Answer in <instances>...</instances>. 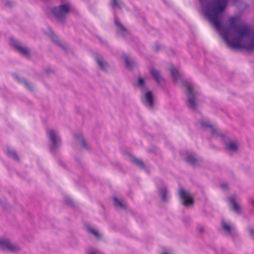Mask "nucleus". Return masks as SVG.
Masks as SVG:
<instances>
[{
    "label": "nucleus",
    "mask_w": 254,
    "mask_h": 254,
    "mask_svg": "<svg viewBox=\"0 0 254 254\" xmlns=\"http://www.w3.org/2000/svg\"><path fill=\"white\" fill-rule=\"evenodd\" d=\"M182 83L186 88L188 97V105L190 108L194 110L196 108L197 105L196 101L197 100V93L193 91L191 83L183 81Z\"/></svg>",
    "instance_id": "nucleus-1"
},
{
    "label": "nucleus",
    "mask_w": 254,
    "mask_h": 254,
    "mask_svg": "<svg viewBox=\"0 0 254 254\" xmlns=\"http://www.w3.org/2000/svg\"><path fill=\"white\" fill-rule=\"evenodd\" d=\"M70 10V5L68 4H65L54 7L52 9V12L58 20L62 21L69 12Z\"/></svg>",
    "instance_id": "nucleus-2"
},
{
    "label": "nucleus",
    "mask_w": 254,
    "mask_h": 254,
    "mask_svg": "<svg viewBox=\"0 0 254 254\" xmlns=\"http://www.w3.org/2000/svg\"><path fill=\"white\" fill-rule=\"evenodd\" d=\"M48 134L51 141V145L50 149L51 151H55L61 144V138L59 135L58 131L53 128H50L47 130Z\"/></svg>",
    "instance_id": "nucleus-3"
},
{
    "label": "nucleus",
    "mask_w": 254,
    "mask_h": 254,
    "mask_svg": "<svg viewBox=\"0 0 254 254\" xmlns=\"http://www.w3.org/2000/svg\"><path fill=\"white\" fill-rule=\"evenodd\" d=\"M0 248L11 252H16L19 250L18 246L11 244L8 240L3 238H0Z\"/></svg>",
    "instance_id": "nucleus-4"
},
{
    "label": "nucleus",
    "mask_w": 254,
    "mask_h": 254,
    "mask_svg": "<svg viewBox=\"0 0 254 254\" xmlns=\"http://www.w3.org/2000/svg\"><path fill=\"white\" fill-rule=\"evenodd\" d=\"M179 194L184 205L189 206L193 204V198L188 191L181 189L180 190Z\"/></svg>",
    "instance_id": "nucleus-5"
},
{
    "label": "nucleus",
    "mask_w": 254,
    "mask_h": 254,
    "mask_svg": "<svg viewBox=\"0 0 254 254\" xmlns=\"http://www.w3.org/2000/svg\"><path fill=\"white\" fill-rule=\"evenodd\" d=\"M11 45L15 48L16 50L20 54L25 56H27L29 55V51L25 47H23L18 45L13 39L10 40Z\"/></svg>",
    "instance_id": "nucleus-6"
},
{
    "label": "nucleus",
    "mask_w": 254,
    "mask_h": 254,
    "mask_svg": "<svg viewBox=\"0 0 254 254\" xmlns=\"http://www.w3.org/2000/svg\"><path fill=\"white\" fill-rule=\"evenodd\" d=\"M144 99L146 106L150 108H152L154 105V99L152 93L151 91H148L144 94Z\"/></svg>",
    "instance_id": "nucleus-7"
},
{
    "label": "nucleus",
    "mask_w": 254,
    "mask_h": 254,
    "mask_svg": "<svg viewBox=\"0 0 254 254\" xmlns=\"http://www.w3.org/2000/svg\"><path fill=\"white\" fill-rule=\"evenodd\" d=\"M228 201L232 206L233 210L237 213H240L241 211V206L237 203L236 198L234 196H231L228 198Z\"/></svg>",
    "instance_id": "nucleus-8"
},
{
    "label": "nucleus",
    "mask_w": 254,
    "mask_h": 254,
    "mask_svg": "<svg viewBox=\"0 0 254 254\" xmlns=\"http://www.w3.org/2000/svg\"><path fill=\"white\" fill-rule=\"evenodd\" d=\"M115 24L118 28V32L122 35L128 34V32L126 28L122 25L120 20L117 18H115Z\"/></svg>",
    "instance_id": "nucleus-9"
},
{
    "label": "nucleus",
    "mask_w": 254,
    "mask_h": 254,
    "mask_svg": "<svg viewBox=\"0 0 254 254\" xmlns=\"http://www.w3.org/2000/svg\"><path fill=\"white\" fill-rule=\"evenodd\" d=\"M151 73L158 84H161L163 82L164 79L159 71L152 69L151 71Z\"/></svg>",
    "instance_id": "nucleus-10"
},
{
    "label": "nucleus",
    "mask_w": 254,
    "mask_h": 254,
    "mask_svg": "<svg viewBox=\"0 0 254 254\" xmlns=\"http://www.w3.org/2000/svg\"><path fill=\"white\" fill-rule=\"evenodd\" d=\"M222 226L225 231L230 235H233L235 230L229 224H227L225 222H222Z\"/></svg>",
    "instance_id": "nucleus-11"
},
{
    "label": "nucleus",
    "mask_w": 254,
    "mask_h": 254,
    "mask_svg": "<svg viewBox=\"0 0 254 254\" xmlns=\"http://www.w3.org/2000/svg\"><path fill=\"white\" fill-rule=\"evenodd\" d=\"M200 125L201 127L204 128L209 127L210 129V131L213 135L217 133V130L209 124L208 122H204L203 121H201L200 122Z\"/></svg>",
    "instance_id": "nucleus-12"
},
{
    "label": "nucleus",
    "mask_w": 254,
    "mask_h": 254,
    "mask_svg": "<svg viewBox=\"0 0 254 254\" xmlns=\"http://www.w3.org/2000/svg\"><path fill=\"white\" fill-rule=\"evenodd\" d=\"M185 160L193 166H196L197 164V160L191 155H188L185 158Z\"/></svg>",
    "instance_id": "nucleus-13"
},
{
    "label": "nucleus",
    "mask_w": 254,
    "mask_h": 254,
    "mask_svg": "<svg viewBox=\"0 0 254 254\" xmlns=\"http://www.w3.org/2000/svg\"><path fill=\"white\" fill-rule=\"evenodd\" d=\"M170 72L173 77L174 81H177L180 76L178 70L176 68L172 67L170 68Z\"/></svg>",
    "instance_id": "nucleus-14"
},
{
    "label": "nucleus",
    "mask_w": 254,
    "mask_h": 254,
    "mask_svg": "<svg viewBox=\"0 0 254 254\" xmlns=\"http://www.w3.org/2000/svg\"><path fill=\"white\" fill-rule=\"evenodd\" d=\"M227 148L231 151H236L238 148L237 143L233 141H231L226 144Z\"/></svg>",
    "instance_id": "nucleus-15"
},
{
    "label": "nucleus",
    "mask_w": 254,
    "mask_h": 254,
    "mask_svg": "<svg viewBox=\"0 0 254 254\" xmlns=\"http://www.w3.org/2000/svg\"><path fill=\"white\" fill-rule=\"evenodd\" d=\"M96 62L101 68L106 69L108 66L107 64L102 59L98 57L96 58Z\"/></svg>",
    "instance_id": "nucleus-16"
},
{
    "label": "nucleus",
    "mask_w": 254,
    "mask_h": 254,
    "mask_svg": "<svg viewBox=\"0 0 254 254\" xmlns=\"http://www.w3.org/2000/svg\"><path fill=\"white\" fill-rule=\"evenodd\" d=\"M122 3L121 0H112L111 5L114 10L122 7Z\"/></svg>",
    "instance_id": "nucleus-17"
},
{
    "label": "nucleus",
    "mask_w": 254,
    "mask_h": 254,
    "mask_svg": "<svg viewBox=\"0 0 254 254\" xmlns=\"http://www.w3.org/2000/svg\"><path fill=\"white\" fill-rule=\"evenodd\" d=\"M126 66L128 68H131L134 65L133 61L130 60L127 56H124Z\"/></svg>",
    "instance_id": "nucleus-18"
},
{
    "label": "nucleus",
    "mask_w": 254,
    "mask_h": 254,
    "mask_svg": "<svg viewBox=\"0 0 254 254\" xmlns=\"http://www.w3.org/2000/svg\"><path fill=\"white\" fill-rule=\"evenodd\" d=\"M160 192L161 195V199L163 201L167 200V190L166 188L164 187L160 190Z\"/></svg>",
    "instance_id": "nucleus-19"
},
{
    "label": "nucleus",
    "mask_w": 254,
    "mask_h": 254,
    "mask_svg": "<svg viewBox=\"0 0 254 254\" xmlns=\"http://www.w3.org/2000/svg\"><path fill=\"white\" fill-rule=\"evenodd\" d=\"M7 154L9 157L12 158V159L16 160H18V157L14 151L7 149Z\"/></svg>",
    "instance_id": "nucleus-20"
},
{
    "label": "nucleus",
    "mask_w": 254,
    "mask_h": 254,
    "mask_svg": "<svg viewBox=\"0 0 254 254\" xmlns=\"http://www.w3.org/2000/svg\"><path fill=\"white\" fill-rule=\"evenodd\" d=\"M131 161L140 167L143 168L144 167L143 162H142L140 160H138L136 158H133L131 160Z\"/></svg>",
    "instance_id": "nucleus-21"
},
{
    "label": "nucleus",
    "mask_w": 254,
    "mask_h": 254,
    "mask_svg": "<svg viewBox=\"0 0 254 254\" xmlns=\"http://www.w3.org/2000/svg\"><path fill=\"white\" fill-rule=\"evenodd\" d=\"M114 200L116 205H118L122 208H125V205L119 199H118L116 197L114 198Z\"/></svg>",
    "instance_id": "nucleus-22"
},
{
    "label": "nucleus",
    "mask_w": 254,
    "mask_h": 254,
    "mask_svg": "<svg viewBox=\"0 0 254 254\" xmlns=\"http://www.w3.org/2000/svg\"><path fill=\"white\" fill-rule=\"evenodd\" d=\"M89 231L90 233H91L93 235H94L97 238L99 237V234L96 230H95L92 228H90V229H89Z\"/></svg>",
    "instance_id": "nucleus-23"
},
{
    "label": "nucleus",
    "mask_w": 254,
    "mask_h": 254,
    "mask_svg": "<svg viewBox=\"0 0 254 254\" xmlns=\"http://www.w3.org/2000/svg\"><path fill=\"white\" fill-rule=\"evenodd\" d=\"M78 138L79 139V141H80V142L81 143L82 145L83 146V147L86 148V145H85V143L82 137V136L81 135H79L78 136Z\"/></svg>",
    "instance_id": "nucleus-24"
},
{
    "label": "nucleus",
    "mask_w": 254,
    "mask_h": 254,
    "mask_svg": "<svg viewBox=\"0 0 254 254\" xmlns=\"http://www.w3.org/2000/svg\"><path fill=\"white\" fill-rule=\"evenodd\" d=\"M138 84L140 86L144 85V80L142 78H139L138 81Z\"/></svg>",
    "instance_id": "nucleus-25"
},
{
    "label": "nucleus",
    "mask_w": 254,
    "mask_h": 254,
    "mask_svg": "<svg viewBox=\"0 0 254 254\" xmlns=\"http://www.w3.org/2000/svg\"><path fill=\"white\" fill-rule=\"evenodd\" d=\"M22 82L24 84V85L26 87H27L28 89H31V87L30 86V84L25 80H23L22 81Z\"/></svg>",
    "instance_id": "nucleus-26"
},
{
    "label": "nucleus",
    "mask_w": 254,
    "mask_h": 254,
    "mask_svg": "<svg viewBox=\"0 0 254 254\" xmlns=\"http://www.w3.org/2000/svg\"><path fill=\"white\" fill-rule=\"evenodd\" d=\"M250 233L252 237L254 239V230L253 229H250Z\"/></svg>",
    "instance_id": "nucleus-27"
},
{
    "label": "nucleus",
    "mask_w": 254,
    "mask_h": 254,
    "mask_svg": "<svg viewBox=\"0 0 254 254\" xmlns=\"http://www.w3.org/2000/svg\"><path fill=\"white\" fill-rule=\"evenodd\" d=\"M52 38L53 40L55 42H56V43H57L59 44V43H58V38H57V37H56L55 36H53V37H52Z\"/></svg>",
    "instance_id": "nucleus-28"
},
{
    "label": "nucleus",
    "mask_w": 254,
    "mask_h": 254,
    "mask_svg": "<svg viewBox=\"0 0 254 254\" xmlns=\"http://www.w3.org/2000/svg\"><path fill=\"white\" fill-rule=\"evenodd\" d=\"M65 201H66V203L67 204H71V202H72L71 199L69 198H67Z\"/></svg>",
    "instance_id": "nucleus-29"
},
{
    "label": "nucleus",
    "mask_w": 254,
    "mask_h": 254,
    "mask_svg": "<svg viewBox=\"0 0 254 254\" xmlns=\"http://www.w3.org/2000/svg\"><path fill=\"white\" fill-rule=\"evenodd\" d=\"M221 186L224 189L227 188V186L226 185L222 184V185H221Z\"/></svg>",
    "instance_id": "nucleus-30"
},
{
    "label": "nucleus",
    "mask_w": 254,
    "mask_h": 254,
    "mask_svg": "<svg viewBox=\"0 0 254 254\" xmlns=\"http://www.w3.org/2000/svg\"><path fill=\"white\" fill-rule=\"evenodd\" d=\"M158 48H157V47H155V50H156V51H158Z\"/></svg>",
    "instance_id": "nucleus-31"
},
{
    "label": "nucleus",
    "mask_w": 254,
    "mask_h": 254,
    "mask_svg": "<svg viewBox=\"0 0 254 254\" xmlns=\"http://www.w3.org/2000/svg\"><path fill=\"white\" fill-rule=\"evenodd\" d=\"M7 5H9L10 4L9 2H7Z\"/></svg>",
    "instance_id": "nucleus-32"
},
{
    "label": "nucleus",
    "mask_w": 254,
    "mask_h": 254,
    "mask_svg": "<svg viewBox=\"0 0 254 254\" xmlns=\"http://www.w3.org/2000/svg\"><path fill=\"white\" fill-rule=\"evenodd\" d=\"M202 231V229L200 230V231L201 232Z\"/></svg>",
    "instance_id": "nucleus-33"
},
{
    "label": "nucleus",
    "mask_w": 254,
    "mask_h": 254,
    "mask_svg": "<svg viewBox=\"0 0 254 254\" xmlns=\"http://www.w3.org/2000/svg\"><path fill=\"white\" fill-rule=\"evenodd\" d=\"M253 203L254 204V200L253 201Z\"/></svg>",
    "instance_id": "nucleus-34"
}]
</instances>
